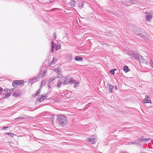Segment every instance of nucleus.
I'll use <instances>...</instances> for the list:
<instances>
[{
	"instance_id": "30",
	"label": "nucleus",
	"mask_w": 153,
	"mask_h": 153,
	"mask_svg": "<svg viewBox=\"0 0 153 153\" xmlns=\"http://www.w3.org/2000/svg\"><path fill=\"white\" fill-rule=\"evenodd\" d=\"M11 93H8L6 94L5 95L4 97L5 98H8L9 96L11 95Z\"/></svg>"
},
{
	"instance_id": "17",
	"label": "nucleus",
	"mask_w": 153,
	"mask_h": 153,
	"mask_svg": "<svg viewBox=\"0 0 153 153\" xmlns=\"http://www.w3.org/2000/svg\"><path fill=\"white\" fill-rule=\"evenodd\" d=\"M108 85H109V93H111L112 92V90L113 89L114 86L113 85H110L109 84H108Z\"/></svg>"
},
{
	"instance_id": "22",
	"label": "nucleus",
	"mask_w": 153,
	"mask_h": 153,
	"mask_svg": "<svg viewBox=\"0 0 153 153\" xmlns=\"http://www.w3.org/2000/svg\"><path fill=\"white\" fill-rule=\"evenodd\" d=\"M63 84V82L62 83L59 80L57 82V86L58 88L60 87V85H62Z\"/></svg>"
},
{
	"instance_id": "49",
	"label": "nucleus",
	"mask_w": 153,
	"mask_h": 153,
	"mask_svg": "<svg viewBox=\"0 0 153 153\" xmlns=\"http://www.w3.org/2000/svg\"><path fill=\"white\" fill-rule=\"evenodd\" d=\"M152 68L153 69V65L152 66Z\"/></svg>"
},
{
	"instance_id": "10",
	"label": "nucleus",
	"mask_w": 153,
	"mask_h": 153,
	"mask_svg": "<svg viewBox=\"0 0 153 153\" xmlns=\"http://www.w3.org/2000/svg\"><path fill=\"white\" fill-rule=\"evenodd\" d=\"M51 49L50 52V53H52L54 52V50L56 46L54 45V42L53 41L51 42Z\"/></svg>"
},
{
	"instance_id": "2",
	"label": "nucleus",
	"mask_w": 153,
	"mask_h": 153,
	"mask_svg": "<svg viewBox=\"0 0 153 153\" xmlns=\"http://www.w3.org/2000/svg\"><path fill=\"white\" fill-rule=\"evenodd\" d=\"M58 120L60 125L63 126L66 124L67 123V117L65 116L60 115L58 117Z\"/></svg>"
},
{
	"instance_id": "43",
	"label": "nucleus",
	"mask_w": 153,
	"mask_h": 153,
	"mask_svg": "<svg viewBox=\"0 0 153 153\" xmlns=\"http://www.w3.org/2000/svg\"><path fill=\"white\" fill-rule=\"evenodd\" d=\"M54 0H50V1H51V2H52Z\"/></svg>"
},
{
	"instance_id": "19",
	"label": "nucleus",
	"mask_w": 153,
	"mask_h": 153,
	"mask_svg": "<svg viewBox=\"0 0 153 153\" xmlns=\"http://www.w3.org/2000/svg\"><path fill=\"white\" fill-rule=\"evenodd\" d=\"M74 59L76 61H81L82 60V58L81 57L77 56H76L75 58Z\"/></svg>"
},
{
	"instance_id": "11",
	"label": "nucleus",
	"mask_w": 153,
	"mask_h": 153,
	"mask_svg": "<svg viewBox=\"0 0 153 153\" xmlns=\"http://www.w3.org/2000/svg\"><path fill=\"white\" fill-rule=\"evenodd\" d=\"M126 2L131 4H135L138 3V0H126Z\"/></svg>"
},
{
	"instance_id": "48",
	"label": "nucleus",
	"mask_w": 153,
	"mask_h": 153,
	"mask_svg": "<svg viewBox=\"0 0 153 153\" xmlns=\"http://www.w3.org/2000/svg\"><path fill=\"white\" fill-rule=\"evenodd\" d=\"M58 74L60 75V76H61V74L60 73H59Z\"/></svg>"
},
{
	"instance_id": "21",
	"label": "nucleus",
	"mask_w": 153,
	"mask_h": 153,
	"mask_svg": "<svg viewBox=\"0 0 153 153\" xmlns=\"http://www.w3.org/2000/svg\"><path fill=\"white\" fill-rule=\"evenodd\" d=\"M78 6L80 8H82L83 7V5H84V2L82 1L81 2L79 3L78 4Z\"/></svg>"
},
{
	"instance_id": "26",
	"label": "nucleus",
	"mask_w": 153,
	"mask_h": 153,
	"mask_svg": "<svg viewBox=\"0 0 153 153\" xmlns=\"http://www.w3.org/2000/svg\"><path fill=\"white\" fill-rule=\"evenodd\" d=\"M61 46L60 45L58 44L55 47V50L56 51H57L59 49L61 48Z\"/></svg>"
},
{
	"instance_id": "27",
	"label": "nucleus",
	"mask_w": 153,
	"mask_h": 153,
	"mask_svg": "<svg viewBox=\"0 0 153 153\" xmlns=\"http://www.w3.org/2000/svg\"><path fill=\"white\" fill-rule=\"evenodd\" d=\"M41 91V88H39L38 91L35 94H34V96L36 97L37 96V95H38L40 93Z\"/></svg>"
},
{
	"instance_id": "39",
	"label": "nucleus",
	"mask_w": 153,
	"mask_h": 153,
	"mask_svg": "<svg viewBox=\"0 0 153 153\" xmlns=\"http://www.w3.org/2000/svg\"><path fill=\"white\" fill-rule=\"evenodd\" d=\"M50 82H49L48 83V86L49 88H51V87H50Z\"/></svg>"
},
{
	"instance_id": "24",
	"label": "nucleus",
	"mask_w": 153,
	"mask_h": 153,
	"mask_svg": "<svg viewBox=\"0 0 153 153\" xmlns=\"http://www.w3.org/2000/svg\"><path fill=\"white\" fill-rule=\"evenodd\" d=\"M117 70V69L114 68L113 69L111 70L109 72L111 74L114 75L115 74V71Z\"/></svg>"
},
{
	"instance_id": "37",
	"label": "nucleus",
	"mask_w": 153,
	"mask_h": 153,
	"mask_svg": "<svg viewBox=\"0 0 153 153\" xmlns=\"http://www.w3.org/2000/svg\"><path fill=\"white\" fill-rule=\"evenodd\" d=\"M8 128V126H6V127H3V128H2V130H4L5 129Z\"/></svg>"
},
{
	"instance_id": "34",
	"label": "nucleus",
	"mask_w": 153,
	"mask_h": 153,
	"mask_svg": "<svg viewBox=\"0 0 153 153\" xmlns=\"http://www.w3.org/2000/svg\"><path fill=\"white\" fill-rule=\"evenodd\" d=\"M142 37H143L144 39L146 41H147L148 40V38L146 36L143 35V36Z\"/></svg>"
},
{
	"instance_id": "16",
	"label": "nucleus",
	"mask_w": 153,
	"mask_h": 153,
	"mask_svg": "<svg viewBox=\"0 0 153 153\" xmlns=\"http://www.w3.org/2000/svg\"><path fill=\"white\" fill-rule=\"evenodd\" d=\"M69 4V5L71 7L74 6L76 4L74 0H71V1Z\"/></svg>"
},
{
	"instance_id": "20",
	"label": "nucleus",
	"mask_w": 153,
	"mask_h": 153,
	"mask_svg": "<svg viewBox=\"0 0 153 153\" xmlns=\"http://www.w3.org/2000/svg\"><path fill=\"white\" fill-rule=\"evenodd\" d=\"M45 71H42L41 73H40L39 75V77L42 78L43 77L44 75L45 74Z\"/></svg>"
},
{
	"instance_id": "35",
	"label": "nucleus",
	"mask_w": 153,
	"mask_h": 153,
	"mask_svg": "<svg viewBox=\"0 0 153 153\" xmlns=\"http://www.w3.org/2000/svg\"><path fill=\"white\" fill-rule=\"evenodd\" d=\"M54 71L56 72L57 73L60 72L58 68L54 69Z\"/></svg>"
},
{
	"instance_id": "13",
	"label": "nucleus",
	"mask_w": 153,
	"mask_h": 153,
	"mask_svg": "<svg viewBox=\"0 0 153 153\" xmlns=\"http://www.w3.org/2000/svg\"><path fill=\"white\" fill-rule=\"evenodd\" d=\"M136 144L137 145H140L139 141H138V140L137 141H132L131 142H130L127 144L130 145V144Z\"/></svg>"
},
{
	"instance_id": "33",
	"label": "nucleus",
	"mask_w": 153,
	"mask_h": 153,
	"mask_svg": "<svg viewBox=\"0 0 153 153\" xmlns=\"http://www.w3.org/2000/svg\"><path fill=\"white\" fill-rule=\"evenodd\" d=\"M43 100V99H42V98L41 97L40 98H39L36 101V102H40L42 101Z\"/></svg>"
},
{
	"instance_id": "3",
	"label": "nucleus",
	"mask_w": 153,
	"mask_h": 153,
	"mask_svg": "<svg viewBox=\"0 0 153 153\" xmlns=\"http://www.w3.org/2000/svg\"><path fill=\"white\" fill-rule=\"evenodd\" d=\"M143 30L141 29L136 28L135 30V33L136 35L142 37L143 36L142 32Z\"/></svg>"
},
{
	"instance_id": "1",
	"label": "nucleus",
	"mask_w": 153,
	"mask_h": 153,
	"mask_svg": "<svg viewBox=\"0 0 153 153\" xmlns=\"http://www.w3.org/2000/svg\"><path fill=\"white\" fill-rule=\"evenodd\" d=\"M62 82H63V84L64 85H67L69 84H75L74 87H75L76 85H78L79 84L78 82H76V81L73 79L71 77L69 76L65 77V79L63 81H62Z\"/></svg>"
},
{
	"instance_id": "12",
	"label": "nucleus",
	"mask_w": 153,
	"mask_h": 153,
	"mask_svg": "<svg viewBox=\"0 0 153 153\" xmlns=\"http://www.w3.org/2000/svg\"><path fill=\"white\" fill-rule=\"evenodd\" d=\"M18 83L19 81L18 80L14 81L12 84L13 86L14 87L16 88L19 85Z\"/></svg>"
},
{
	"instance_id": "6",
	"label": "nucleus",
	"mask_w": 153,
	"mask_h": 153,
	"mask_svg": "<svg viewBox=\"0 0 153 153\" xmlns=\"http://www.w3.org/2000/svg\"><path fill=\"white\" fill-rule=\"evenodd\" d=\"M129 55L130 56H131L134 57L135 59H138L139 60H140V57L141 56L139 55L138 54L131 53H129Z\"/></svg>"
},
{
	"instance_id": "36",
	"label": "nucleus",
	"mask_w": 153,
	"mask_h": 153,
	"mask_svg": "<svg viewBox=\"0 0 153 153\" xmlns=\"http://www.w3.org/2000/svg\"><path fill=\"white\" fill-rule=\"evenodd\" d=\"M150 64L151 66L153 65V62H152V61L151 59L150 60Z\"/></svg>"
},
{
	"instance_id": "47",
	"label": "nucleus",
	"mask_w": 153,
	"mask_h": 153,
	"mask_svg": "<svg viewBox=\"0 0 153 153\" xmlns=\"http://www.w3.org/2000/svg\"><path fill=\"white\" fill-rule=\"evenodd\" d=\"M106 45L107 46H108V44H106Z\"/></svg>"
},
{
	"instance_id": "14",
	"label": "nucleus",
	"mask_w": 153,
	"mask_h": 153,
	"mask_svg": "<svg viewBox=\"0 0 153 153\" xmlns=\"http://www.w3.org/2000/svg\"><path fill=\"white\" fill-rule=\"evenodd\" d=\"M123 71L126 73L129 71L130 69L128 68V67L127 66H124L123 68Z\"/></svg>"
},
{
	"instance_id": "29",
	"label": "nucleus",
	"mask_w": 153,
	"mask_h": 153,
	"mask_svg": "<svg viewBox=\"0 0 153 153\" xmlns=\"http://www.w3.org/2000/svg\"><path fill=\"white\" fill-rule=\"evenodd\" d=\"M55 79V77H54V76H53L52 77H51L49 79V81L48 82H49L51 83L52 82L53 80Z\"/></svg>"
},
{
	"instance_id": "40",
	"label": "nucleus",
	"mask_w": 153,
	"mask_h": 153,
	"mask_svg": "<svg viewBox=\"0 0 153 153\" xmlns=\"http://www.w3.org/2000/svg\"><path fill=\"white\" fill-rule=\"evenodd\" d=\"M56 35V33H55L54 34V38L55 39L56 37V36L55 35Z\"/></svg>"
},
{
	"instance_id": "31",
	"label": "nucleus",
	"mask_w": 153,
	"mask_h": 153,
	"mask_svg": "<svg viewBox=\"0 0 153 153\" xmlns=\"http://www.w3.org/2000/svg\"><path fill=\"white\" fill-rule=\"evenodd\" d=\"M41 98H42V99L43 100L45 99L47 97V96L46 95H42L41 96Z\"/></svg>"
},
{
	"instance_id": "45",
	"label": "nucleus",
	"mask_w": 153,
	"mask_h": 153,
	"mask_svg": "<svg viewBox=\"0 0 153 153\" xmlns=\"http://www.w3.org/2000/svg\"><path fill=\"white\" fill-rule=\"evenodd\" d=\"M147 153L146 152H142V153Z\"/></svg>"
},
{
	"instance_id": "42",
	"label": "nucleus",
	"mask_w": 153,
	"mask_h": 153,
	"mask_svg": "<svg viewBox=\"0 0 153 153\" xmlns=\"http://www.w3.org/2000/svg\"><path fill=\"white\" fill-rule=\"evenodd\" d=\"M121 153H128L127 152H121Z\"/></svg>"
},
{
	"instance_id": "5",
	"label": "nucleus",
	"mask_w": 153,
	"mask_h": 153,
	"mask_svg": "<svg viewBox=\"0 0 153 153\" xmlns=\"http://www.w3.org/2000/svg\"><path fill=\"white\" fill-rule=\"evenodd\" d=\"M150 140V138H144L143 137H142L140 139H138V140L139 141V144L140 145V143L141 142H149Z\"/></svg>"
},
{
	"instance_id": "44",
	"label": "nucleus",
	"mask_w": 153,
	"mask_h": 153,
	"mask_svg": "<svg viewBox=\"0 0 153 153\" xmlns=\"http://www.w3.org/2000/svg\"><path fill=\"white\" fill-rule=\"evenodd\" d=\"M13 91V89H11L10 90V91Z\"/></svg>"
},
{
	"instance_id": "4",
	"label": "nucleus",
	"mask_w": 153,
	"mask_h": 153,
	"mask_svg": "<svg viewBox=\"0 0 153 153\" xmlns=\"http://www.w3.org/2000/svg\"><path fill=\"white\" fill-rule=\"evenodd\" d=\"M91 138H88L87 140H88L91 144H94L96 143V138L95 136H93Z\"/></svg>"
},
{
	"instance_id": "41",
	"label": "nucleus",
	"mask_w": 153,
	"mask_h": 153,
	"mask_svg": "<svg viewBox=\"0 0 153 153\" xmlns=\"http://www.w3.org/2000/svg\"><path fill=\"white\" fill-rule=\"evenodd\" d=\"M114 88H115V89H116V90H117V88L116 86H115Z\"/></svg>"
},
{
	"instance_id": "38",
	"label": "nucleus",
	"mask_w": 153,
	"mask_h": 153,
	"mask_svg": "<svg viewBox=\"0 0 153 153\" xmlns=\"http://www.w3.org/2000/svg\"><path fill=\"white\" fill-rule=\"evenodd\" d=\"M54 60H55V59L54 58H53V61L51 62V65H52L53 64V61H54Z\"/></svg>"
},
{
	"instance_id": "46",
	"label": "nucleus",
	"mask_w": 153,
	"mask_h": 153,
	"mask_svg": "<svg viewBox=\"0 0 153 153\" xmlns=\"http://www.w3.org/2000/svg\"><path fill=\"white\" fill-rule=\"evenodd\" d=\"M69 56H70V57L71 58V57L72 56L71 55H70Z\"/></svg>"
},
{
	"instance_id": "25",
	"label": "nucleus",
	"mask_w": 153,
	"mask_h": 153,
	"mask_svg": "<svg viewBox=\"0 0 153 153\" xmlns=\"http://www.w3.org/2000/svg\"><path fill=\"white\" fill-rule=\"evenodd\" d=\"M46 82L45 80H42L41 83V88L44 86H45L46 84Z\"/></svg>"
},
{
	"instance_id": "15",
	"label": "nucleus",
	"mask_w": 153,
	"mask_h": 153,
	"mask_svg": "<svg viewBox=\"0 0 153 153\" xmlns=\"http://www.w3.org/2000/svg\"><path fill=\"white\" fill-rule=\"evenodd\" d=\"M19 95V92L18 90H16L13 93V96L14 97H17Z\"/></svg>"
},
{
	"instance_id": "9",
	"label": "nucleus",
	"mask_w": 153,
	"mask_h": 153,
	"mask_svg": "<svg viewBox=\"0 0 153 153\" xmlns=\"http://www.w3.org/2000/svg\"><path fill=\"white\" fill-rule=\"evenodd\" d=\"M151 101L150 98L149 96L146 95L145 98L143 100V102L144 103H149Z\"/></svg>"
},
{
	"instance_id": "23",
	"label": "nucleus",
	"mask_w": 153,
	"mask_h": 153,
	"mask_svg": "<svg viewBox=\"0 0 153 153\" xmlns=\"http://www.w3.org/2000/svg\"><path fill=\"white\" fill-rule=\"evenodd\" d=\"M19 85H20V86H22L23 85L24 82V81L23 80H18Z\"/></svg>"
},
{
	"instance_id": "28",
	"label": "nucleus",
	"mask_w": 153,
	"mask_h": 153,
	"mask_svg": "<svg viewBox=\"0 0 153 153\" xmlns=\"http://www.w3.org/2000/svg\"><path fill=\"white\" fill-rule=\"evenodd\" d=\"M27 119V118L26 117L24 116L21 117H19L16 118L15 119L16 120H17L18 119Z\"/></svg>"
},
{
	"instance_id": "8",
	"label": "nucleus",
	"mask_w": 153,
	"mask_h": 153,
	"mask_svg": "<svg viewBox=\"0 0 153 153\" xmlns=\"http://www.w3.org/2000/svg\"><path fill=\"white\" fill-rule=\"evenodd\" d=\"M146 20L148 22H150L152 18V16L150 13L146 12Z\"/></svg>"
},
{
	"instance_id": "7",
	"label": "nucleus",
	"mask_w": 153,
	"mask_h": 153,
	"mask_svg": "<svg viewBox=\"0 0 153 153\" xmlns=\"http://www.w3.org/2000/svg\"><path fill=\"white\" fill-rule=\"evenodd\" d=\"M39 75H37L36 76L30 79L28 81L29 82L32 83L35 82L36 80H37L39 79Z\"/></svg>"
},
{
	"instance_id": "18",
	"label": "nucleus",
	"mask_w": 153,
	"mask_h": 153,
	"mask_svg": "<svg viewBox=\"0 0 153 153\" xmlns=\"http://www.w3.org/2000/svg\"><path fill=\"white\" fill-rule=\"evenodd\" d=\"M141 59L142 60V63L144 64H147V62L146 59H144L143 56H140V60Z\"/></svg>"
},
{
	"instance_id": "32",
	"label": "nucleus",
	"mask_w": 153,
	"mask_h": 153,
	"mask_svg": "<svg viewBox=\"0 0 153 153\" xmlns=\"http://www.w3.org/2000/svg\"><path fill=\"white\" fill-rule=\"evenodd\" d=\"M7 134L10 135L11 137H13L14 135V134L11 133H7L6 134Z\"/></svg>"
}]
</instances>
